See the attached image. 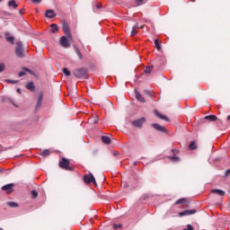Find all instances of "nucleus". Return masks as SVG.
<instances>
[{
  "mask_svg": "<svg viewBox=\"0 0 230 230\" xmlns=\"http://www.w3.org/2000/svg\"><path fill=\"white\" fill-rule=\"evenodd\" d=\"M74 75H75L76 78H87V69L85 68H78L74 70Z\"/></svg>",
  "mask_w": 230,
  "mask_h": 230,
  "instance_id": "obj_1",
  "label": "nucleus"
},
{
  "mask_svg": "<svg viewBox=\"0 0 230 230\" xmlns=\"http://www.w3.org/2000/svg\"><path fill=\"white\" fill-rule=\"evenodd\" d=\"M59 166L64 170H67L68 172H73V167L69 165V160L66 158H62L61 161H59Z\"/></svg>",
  "mask_w": 230,
  "mask_h": 230,
  "instance_id": "obj_2",
  "label": "nucleus"
},
{
  "mask_svg": "<svg viewBox=\"0 0 230 230\" xmlns=\"http://www.w3.org/2000/svg\"><path fill=\"white\" fill-rule=\"evenodd\" d=\"M16 56L19 57V58H22L24 57V49H22V42L19 41L17 42V48L15 49Z\"/></svg>",
  "mask_w": 230,
  "mask_h": 230,
  "instance_id": "obj_3",
  "label": "nucleus"
},
{
  "mask_svg": "<svg viewBox=\"0 0 230 230\" xmlns=\"http://www.w3.org/2000/svg\"><path fill=\"white\" fill-rule=\"evenodd\" d=\"M146 121V119H145V117H142L138 119L133 120L132 125L134 127H137V128H141L143 127V123H145Z\"/></svg>",
  "mask_w": 230,
  "mask_h": 230,
  "instance_id": "obj_4",
  "label": "nucleus"
},
{
  "mask_svg": "<svg viewBox=\"0 0 230 230\" xmlns=\"http://www.w3.org/2000/svg\"><path fill=\"white\" fill-rule=\"evenodd\" d=\"M84 181L86 184H91V182H93V184H96V180L94 179V175L93 173H89L84 176Z\"/></svg>",
  "mask_w": 230,
  "mask_h": 230,
  "instance_id": "obj_5",
  "label": "nucleus"
},
{
  "mask_svg": "<svg viewBox=\"0 0 230 230\" xmlns=\"http://www.w3.org/2000/svg\"><path fill=\"white\" fill-rule=\"evenodd\" d=\"M69 38H67V36H63L60 38V46H62V48H69L71 46V44L69 43V40H67Z\"/></svg>",
  "mask_w": 230,
  "mask_h": 230,
  "instance_id": "obj_6",
  "label": "nucleus"
},
{
  "mask_svg": "<svg viewBox=\"0 0 230 230\" xmlns=\"http://www.w3.org/2000/svg\"><path fill=\"white\" fill-rule=\"evenodd\" d=\"M62 29L64 33L66 35L67 39L71 40L73 37L71 36V31H69V25H67V23H63Z\"/></svg>",
  "mask_w": 230,
  "mask_h": 230,
  "instance_id": "obj_7",
  "label": "nucleus"
},
{
  "mask_svg": "<svg viewBox=\"0 0 230 230\" xmlns=\"http://www.w3.org/2000/svg\"><path fill=\"white\" fill-rule=\"evenodd\" d=\"M197 213V209H187L182 212H180L179 217H188L189 215H195Z\"/></svg>",
  "mask_w": 230,
  "mask_h": 230,
  "instance_id": "obj_8",
  "label": "nucleus"
},
{
  "mask_svg": "<svg viewBox=\"0 0 230 230\" xmlns=\"http://www.w3.org/2000/svg\"><path fill=\"white\" fill-rule=\"evenodd\" d=\"M13 186H14L13 183H8L2 187V190L6 191V193H12L13 191Z\"/></svg>",
  "mask_w": 230,
  "mask_h": 230,
  "instance_id": "obj_9",
  "label": "nucleus"
},
{
  "mask_svg": "<svg viewBox=\"0 0 230 230\" xmlns=\"http://www.w3.org/2000/svg\"><path fill=\"white\" fill-rule=\"evenodd\" d=\"M44 98V93L42 92H40L38 95V102L36 104V111L40 109V106L42 105V100Z\"/></svg>",
  "mask_w": 230,
  "mask_h": 230,
  "instance_id": "obj_10",
  "label": "nucleus"
},
{
  "mask_svg": "<svg viewBox=\"0 0 230 230\" xmlns=\"http://www.w3.org/2000/svg\"><path fill=\"white\" fill-rule=\"evenodd\" d=\"M151 127H153V128H155V130H158V132H166V128L157 123L152 124Z\"/></svg>",
  "mask_w": 230,
  "mask_h": 230,
  "instance_id": "obj_11",
  "label": "nucleus"
},
{
  "mask_svg": "<svg viewBox=\"0 0 230 230\" xmlns=\"http://www.w3.org/2000/svg\"><path fill=\"white\" fill-rule=\"evenodd\" d=\"M135 94L138 102H140L141 103H145V98H143V95H141V93H139L137 89H135Z\"/></svg>",
  "mask_w": 230,
  "mask_h": 230,
  "instance_id": "obj_12",
  "label": "nucleus"
},
{
  "mask_svg": "<svg viewBox=\"0 0 230 230\" xmlns=\"http://www.w3.org/2000/svg\"><path fill=\"white\" fill-rule=\"evenodd\" d=\"M212 193H216V195H218L219 197H224L226 195V191L218 189L212 190Z\"/></svg>",
  "mask_w": 230,
  "mask_h": 230,
  "instance_id": "obj_13",
  "label": "nucleus"
},
{
  "mask_svg": "<svg viewBox=\"0 0 230 230\" xmlns=\"http://www.w3.org/2000/svg\"><path fill=\"white\" fill-rule=\"evenodd\" d=\"M46 17H48L49 19H53V17H55V11L53 10H48L45 13Z\"/></svg>",
  "mask_w": 230,
  "mask_h": 230,
  "instance_id": "obj_14",
  "label": "nucleus"
},
{
  "mask_svg": "<svg viewBox=\"0 0 230 230\" xmlns=\"http://www.w3.org/2000/svg\"><path fill=\"white\" fill-rule=\"evenodd\" d=\"M155 116H157V118H159L160 119H165L166 121H168V118L163 114H161L159 111H157V110H155Z\"/></svg>",
  "mask_w": 230,
  "mask_h": 230,
  "instance_id": "obj_15",
  "label": "nucleus"
},
{
  "mask_svg": "<svg viewBox=\"0 0 230 230\" xmlns=\"http://www.w3.org/2000/svg\"><path fill=\"white\" fill-rule=\"evenodd\" d=\"M137 28H139V25L137 23H136L133 27H132V31H131V37H134L136 35H137V31L136 30H137Z\"/></svg>",
  "mask_w": 230,
  "mask_h": 230,
  "instance_id": "obj_16",
  "label": "nucleus"
},
{
  "mask_svg": "<svg viewBox=\"0 0 230 230\" xmlns=\"http://www.w3.org/2000/svg\"><path fill=\"white\" fill-rule=\"evenodd\" d=\"M102 141L105 145H111V137H109L102 136Z\"/></svg>",
  "mask_w": 230,
  "mask_h": 230,
  "instance_id": "obj_17",
  "label": "nucleus"
},
{
  "mask_svg": "<svg viewBox=\"0 0 230 230\" xmlns=\"http://www.w3.org/2000/svg\"><path fill=\"white\" fill-rule=\"evenodd\" d=\"M205 119H208V121H217V115H208L205 117Z\"/></svg>",
  "mask_w": 230,
  "mask_h": 230,
  "instance_id": "obj_18",
  "label": "nucleus"
},
{
  "mask_svg": "<svg viewBox=\"0 0 230 230\" xmlns=\"http://www.w3.org/2000/svg\"><path fill=\"white\" fill-rule=\"evenodd\" d=\"M27 89H29V91H35V84H33V82H30L26 84Z\"/></svg>",
  "mask_w": 230,
  "mask_h": 230,
  "instance_id": "obj_19",
  "label": "nucleus"
},
{
  "mask_svg": "<svg viewBox=\"0 0 230 230\" xmlns=\"http://www.w3.org/2000/svg\"><path fill=\"white\" fill-rule=\"evenodd\" d=\"M50 28H51L52 33H57V31H58V25H57L56 23H52L50 25Z\"/></svg>",
  "mask_w": 230,
  "mask_h": 230,
  "instance_id": "obj_20",
  "label": "nucleus"
},
{
  "mask_svg": "<svg viewBox=\"0 0 230 230\" xmlns=\"http://www.w3.org/2000/svg\"><path fill=\"white\" fill-rule=\"evenodd\" d=\"M8 6L13 7V8L15 9V8H17V6H19V4H17L15 3V0H11V1L8 2Z\"/></svg>",
  "mask_w": 230,
  "mask_h": 230,
  "instance_id": "obj_21",
  "label": "nucleus"
},
{
  "mask_svg": "<svg viewBox=\"0 0 230 230\" xmlns=\"http://www.w3.org/2000/svg\"><path fill=\"white\" fill-rule=\"evenodd\" d=\"M75 51L78 58H80V60H82V58H83L82 52H80V49H78V47H75Z\"/></svg>",
  "mask_w": 230,
  "mask_h": 230,
  "instance_id": "obj_22",
  "label": "nucleus"
},
{
  "mask_svg": "<svg viewBox=\"0 0 230 230\" xmlns=\"http://www.w3.org/2000/svg\"><path fill=\"white\" fill-rule=\"evenodd\" d=\"M7 206H9V208H18L19 204H17L16 202H13V201H9L7 203Z\"/></svg>",
  "mask_w": 230,
  "mask_h": 230,
  "instance_id": "obj_23",
  "label": "nucleus"
},
{
  "mask_svg": "<svg viewBox=\"0 0 230 230\" xmlns=\"http://www.w3.org/2000/svg\"><path fill=\"white\" fill-rule=\"evenodd\" d=\"M185 202H187L186 198H181V199L176 200L175 204H176V205H179V204H185Z\"/></svg>",
  "mask_w": 230,
  "mask_h": 230,
  "instance_id": "obj_24",
  "label": "nucleus"
},
{
  "mask_svg": "<svg viewBox=\"0 0 230 230\" xmlns=\"http://www.w3.org/2000/svg\"><path fill=\"white\" fill-rule=\"evenodd\" d=\"M169 159L172 161V163H179L180 161L179 156H169Z\"/></svg>",
  "mask_w": 230,
  "mask_h": 230,
  "instance_id": "obj_25",
  "label": "nucleus"
},
{
  "mask_svg": "<svg viewBox=\"0 0 230 230\" xmlns=\"http://www.w3.org/2000/svg\"><path fill=\"white\" fill-rule=\"evenodd\" d=\"M63 73L65 76H71V72L66 67L63 68Z\"/></svg>",
  "mask_w": 230,
  "mask_h": 230,
  "instance_id": "obj_26",
  "label": "nucleus"
},
{
  "mask_svg": "<svg viewBox=\"0 0 230 230\" xmlns=\"http://www.w3.org/2000/svg\"><path fill=\"white\" fill-rule=\"evenodd\" d=\"M155 46L158 51L161 50V45H159V40L157 39L155 40Z\"/></svg>",
  "mask_w": 230,
  "mask_h": 230,
  "instance_id": "obj_27",
  "label": "nucleus"
},
{
  "mask_svg": "<svg viewBox=\"0 0 230 230\" xmlns=\"http://www.w3.org/2000/svg\"><path fill=\"white\" fill-rule=\"evenodd\" d=\"M189 148L190 150H195V148H197V145L195 144V142H191L190 145H189Z\"/></svg>",
  "mask_w": 230,
  "mask_h": 230,
  "instance_id": "obj_28",
  "label": "nucleus"
},
{
  "mask_svg": "<svg viewBox=\"0 0 230 230\" xmlns=\"http://www.w3.org/2000/svg\"><path fill=\"white\" fill-rule=\"evenodd\" d=\"M41 155H43V157H48V155H49V150L45 149L41 152Z\"/></svg>",
  "mask_w": 230,
  "mask_h": 230,
  "instance_id": "obj_29",
  "label": "nucleus"
},
{
  "mask_svg": "<svg viewBox=\"0 0 230 230\" xmlns=\"http://www.w3.org/2000/svg\"><path fill=\"white\" fill-rule=\"evenodd\" d=\"M37 197H39V192H37V190H32L31 191V198L32 199H37Z\"/></svg>",
  "mask_w": 230,
  "mask_h": 230,
  "instance_id": "obj_30",
  "label": "nucleus"
},
{
  "mask_svg": "<svg viewBox=\"0 0 230 230\" xmlns=\"http://www.w3.org/2000/svg\"><path fill=\"white\" fill-rule=\"evenodd\" d=\"M145 73H146L147 75H150V73H152V67L151 66H146L145 69Z\"/></svg>",
  "mask_w": 230,
  "mask_h": 230,
  "instance_id": "obj_31",
  "label": "nucleus"
},
{
  "mask_svg": "<svg viewBox=\"0 0 230 230\" xmlns=\"http://www.w3.org/2000/svg\"><path fill=\"white\" fill-rule=\"evenodd\" d=\"M121 227H123V225L121 224H114L113 225V229H121Z\"/></svg>",
  "mask_w": 230,
  "mask_h": 230,
  "instance_id": "obj_32",
  "label": "nucleus"
},
{
  "mask_svg": "<svg viewBox=\"0 0 230 230\" xmlns=\"http://www.w3.org/2000/svg\"><path fill=\"white\" fill-rule=\"evenodd\" d=\"M135 1L138 6H141V4H145V0H135Z\"/></svg>",
  "mask_w": 230,
  "mask_h": 230,
  "instance_id": "obj_33",
  "label": "nucleus"
},
{
  "mask_svg": "<svg viewBox=\"0 0 230 230\" xmlns=\"http://www.w3.org/2000/svg\"><path fill=\"white\" fill-rule=\"evenodd\" d=\"M6 40H7V42H10L11 44H13L14 38L13 37H7Z\"/></svg>",
  "mask_w": 230,
  "mask_h": 230,
  "instance_id": "obj_34",
  "label": "nucleus"
},
{
  "mask_svg": "<svg viewBox=\"0 0 230 230\" xmlns=\"http://www.w3.org/2000/svg\"><path fill=\"white\" fill-rule=\"evenodd\" d=\"M92 120H93V123H94V125H96V123H98L99 119H98V117H93L92 119Z\"/></svg>",
  "mask_w": 230,
  "mask_h": 230,
  "instance_id": "obj_35",
  "label": "nucleus"
},
{
  "mask_svg": "<svg viewBox=\"0 0 230 230\" xmlns=\"http://www.w3.org/2000/svg\"><path fill=\"white\" fill-rule=\"evenodd\" d=\"M183 230H193V226L187 225V228H184Z\"/></svg>",
  "mask_w": 230,
  "mask_h": 230,
  "instance_id": "obj_36",
  "label": "nucleus"
},
{
  "mask_svg": "<svg viewBox=\"0 0 230 230\" xmlns=\"http://www.w3.org/2000/svg\"><path fill=\"white\" fill-rule=\"evenodd\" d=\"M4 71V65L0 64V73H3Z\"/></svg>",
  "mask_w": 230,
  "mask_h": 230,
  "instance_id": "obj_37",
  "label": "nucleus"
},
{
  "mask_svg": "<svg viewBox=\"0 0 230 230\" xmlns=\"http://www.w3.org/2000/svg\"><path fill=\"white\" fill-rule=\"evenodd\" d=\"M230 173V169H227L226 172H225V176L227 177V175H229Z\"/></svg>",
  "mask_w": 230,
  "mask_h": 230,
  "instance_id": "obj_38",
  "label": "nucleus"
},
{
  "mask_svg": "<svg viewBox=\"0 0 230 230\" xmlns=\"http://www.w3.org/2000/svg\"><path fill=\"white\" fill-rule=\"evenodd\" d=\"M7 82H8L9 84H17V81H13V80H7Z\"/></svg>",
  "mask_w": 230,
  "mask_h": 230,
  "instance_id": "obj_39",
  "label": "nucleus"
},
{
  "mask_svg": "<svg viewBox=\"0 0 230 230\" xmlns=\"http://www.w3.org/2000/svg\"><path fill=\"white\" fill-rule=\"evenodd\" d=\"M24 75H26L25 72H20V73H19V76H20V77H21V76H24Z\"/></svg>",
  "mask_w": 230,
  "mask_h": 230,
  "instance_id": "obj_40",
  "label": "nucleus"
},
{
  "mask_svg": "<svg viewBox=\"0 0 230 230\" xmlns=\"http://www.w3.org/2000/svg\"><path fill=\"white\" fill-rule=\"evenodd\" d=\"M31 1H32V3L38 4V3H40V1H42V0H31Z\"/></svg>",
  "mask_w": 230,
  "mask_h": 230,
  "instance_id": "obj_41",
  "label": "nucleus"
},
{
  "mask_svg": "<svg viewBox=\"0 0 230 230\" xmlns=\"http://www.w3.org/2000/svg\"><path fill=\"white\" fill-rule=\"evenodd\" d=\"M25 71H27L28 73H31V70L28 68H25Z\"/></svg>",
  "mask_w": 230,
  "mask_h": 230,
  "instance_id": "obj_42",
  "label": "nucleus"
},
{
  "mask_svg": "<svg viewBox=\"0 0 230 230\" xmlns=\"http://www.w3.org/2000/svg\"><path fill=\"white\" fill-rule=\"evenodd\" d=\"M17 93H21V88H18V89H17Z\"/></svg>",
  "mask_w": 230,
  "mask_h": 230,
  "instance_id": "obj_43",
  "label": "nucleus"
},
{
  "mask_svg": "<svg viewBox=\"0 0 230 230\" xmlns=\"http://www.w3.org/2000/svg\"><path fill=\"white\" fill-rule=\"evenodd\" d=\"M134 164V166H136V165L137 164V162H134V164Z\"/></svg>",
  "mask_w": 230,
  "mask_h": 230,
  "instance_id": "obj_44",
  "label": "nucleus"
},
{
  "mask_svg": "<svg viewBox=\"0 0 230 230\" xmlns=\"http://www.w3.org/2000/svg\"><path fill=\"white\" fill-rule=\"evenodd\" d=\"M227 120L230 121V115L227 117Z\"/></svg>",
  "mask_w": 230,
  "mask_h": 230,
  "instance_id": "obj_45",
  "label": "nucleus"
},
{
  "mask_svg": "<svg viewBox=\"0 0 230 230\" xmlns=\"http://www.w3.org/2000/svg\"><path fill=\"white\" fill-rule=\"evenodd\" d=\"M172 152L173 154H175V149H172Z\"/></svg>",
  "mask_w": 230,
  "mask_h": 230,
  "instance_id": "obj_46",
  "label": "nucleus"
},
{
  "mask_svg": "<svg viewBox=\"0 0 230 230\" xmlns=\"http://www.w3.org/2000/svg\"><path fill=\"white\" fill-rule=\"evenodd\" d=\"M20 13H21V15H22V10H20Z\"/></svg>",
  "mask_w": 230,
  "mask_h": 230,
  "instance_id": "obj_47",
  "label": "nucleus"
},
{
  "mask_svg": "<svg viewBox=\"0 0 230 230\" xmlns=\"http://www.w3.org/2000/svg\"><path fill=\"white\" fill-rule=\"evenodd\" d=\"M118 155V153H115V154H114V155Z\"/></svg>",
  "mask_w": 230,
  "mask_h": 230,
  "instance_id": "obj_48",
  "label": "nucleus"
},
{
  "mask_svg": "<svg viewBox=\"0 0 230 230\" xmlns=\"http://www.w3.org/2000/svg\"><path fill=\"white\" fill-rule=\"evenodd\" d=\"M1 1H3V0H0V3H1Z\"/></svg>",
  "mask_w": 230,
  "mask_h": 230,
  "instance_id": "obj_49",
  "label": "nucleus"
}]
</instances>
